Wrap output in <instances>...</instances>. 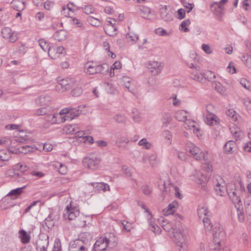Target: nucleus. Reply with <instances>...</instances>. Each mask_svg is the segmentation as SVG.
I'll return each instance as SVG.
<instances>
[{
  "mask_svg": "<svg viewBox=\"0 0 251 251\" xmlns=\"http://www.w3.org/2000/svg\"><path fill=\"white\" fill-rule=\"evenodd\" d=\"M80 237L82 239L87 238L86 240H82L83 241H84L85 242L87 243V244H88V241H90L92 239L91 234L90 233L87 232L82 233L80 235Z\"/></svg>",
  "mask_w": 251,
  "mask_h": 251,
  "instance_id": "61",
  "label": "nucleus"
},
{
  "mask_svg": "<svg viewBox=\"0 0 251 251\" xmlns=\"http://www.w3.org/2000/svg\"><path fill=\"white\" fill-rule=\"evenodd\" d=\"M140 11L142 13V16L143 18L147 19V20H150L149 16L150 15L151 13V10L150 8L147 7L145 6H142L140 8Z\"/></svg>",
  "mask_w": 251,
  "mask_h": 251,
  "instance_id": "30",
  "label": "nucleus"
},
{
  "mask_svg": "<svg viewBox=\"0 0 251 251\" xmlns=\"http://www.w3.org/2000/svg\"><path fill=\"white\" fill-rule=\"evenodd\" d=\"M241 85L247 90H250L251 83L245 78H241L240 81Z\"/></svg>",
  "mask_w": 251,
  "mask_h": 251,
  "instance_id": "57",
  "label": "nucleus"
},
{
  "mask_svg": "<svg viewBox=\"0 0 251 251\" xmlns=\"http://www.w3.org/2000/svg\"><path fill=\"white\" fill-rule=\"evenodd\" d=\"M213 184L215 191L217 195L220 196H223L226 194H228L229 198L234 204L237 209L239 221L240 222H243L245 219V215L242 211V209H240L242 203L240 197L237 195V191L234 189L230 192L227 191L224 180L220 176H217L215 177Z\"/></svg>",
  "mask_w": 251,
  "mask_h": 251,
  "instance_id": "1",
  "label": "nucleus"
},
{
  "mask_svg": "<svg viewBox=\"0 0 251 251\" xmlns=\"http://www.w3.org/2000/svg\"><path fill=\"white\" fill-rule=\"evenodd\" d=\"M79 215V211L75 208L69 207L67 206L65 213L63 214L64 218L69 220H73L77 218Z\"/></svg>",
  "mask_w": 251,
  "mask_h": 251,
  "instance_id": "13",
  "label": "nucleus"
},
{
  "mask_svg": "<svg viewBox=\"0 0 251 251\" xmlns=\"http://www.w3.org/2000/svg\"><path fill=\"white\" fill-rule=\"evenodd\" d=\"M39 44L40 46L43 50H44L45 51L48 50V51L49 52V49L50 47L49 44L47 43L46 41H45L43 39H40L39 40Z\"/></svg>",
  "mask_w": 251,
  "mask_h": 251,
  "instance_id": "54",
  "label": "nucleus"
},
{
  "mask_svg": "<svg viewBox=\"0 0 251 251\" xmlns=\"http://www.w3.org/2000/svg\"><path fill=\"white\" fill-rule=\"evenodd\" d=\"M206 159H203L201 161L202 162V169L208 173H211L213 171V166L209 158V155H208Z\"/></svg>",
  "mask_w": 251,
  "mask_h": 251,
  "instance_id": "23",
  "label": "nucleus"
},
{
  "mask_svg": "<svg viewBox=\"0 0 251 251\" xmlns=\"http://www.w3.org/2000/svg\"><path fill=\"white\" fill-rule=\"evenodd\" d=\"M50 100V97L48 95H42L36 99L35 102L39 105H47Z\"/></svg>",
  "mask_w": 251,
  "mask_h": 251,
  "instance_id": "21",
  "label": "nucleus"
},
{
  "mask_svg": "<svg viewBox=\"0 0 251 251\" xmlns=\"http://www.w3.org/2000/svg\"><path fill=\"white\" fill-rule=\"evenodd\" d=\"M213 241L209 245L218 244L225 242L226 234L223 228L220 226H215L213 229Z\"/></svg>",
  "mask_w": 251,
  "mask_h": 251,
  "instance_id": "8",
  "label": "nucleus"
},
{
  "mask_svg": "<svg viewBox=\"0 0 251 251\" xmlns=\"http://www.w3.org/2000/svg\"><path fill=\"white\" fill-rule=\"evenodd\" d=\"M206 115H215L214 113L215 111V107L213 105L211 104H207L206 105Z\"/></svg>",
  "mask_w": 251,
  "mask_h": 251,
  "instance_id": "59",
  "label": "nucleus"
},
{
  "mask_svg": "<svg viewBox=\"0 0 251 251\" xmlns=\"http://www.w3.org/2000/svg\"><path fill=\"white\" fill-rule=\"evenodd\" d=\"M175 223V228L173 229V236L174 241L176 245L186 243V235L184 233L185 227L184 225L180 222L182 219V216L178 214L174 215Z\"/></svg>",
  "mask_w": 251,
  "mask_h": 251,
  "instance_id": "2",
  "label": "nucleus"
},
{
  "mask_svg": "<svg viewBox=\"0 0 251 251\" xmlns=\"http://www.w3.org/2000/svg\"><path fill=\"white\" fill-rule=\"evenodd\" d=\"M171 120V117L170 114L168 113H165L163 114L161 119V121L163 126H167L170 123Z\"/></svg>",
  "mask_w": 251,
  "mask_h": 251,
  "instance_id": "38",
  "label": "nucleus"
},
{
  "mask_svg": "<svg viewBox=\"0 0 251 251\" xmlns=\"http://www.w3.org/2000/svg\"><path fill=\"white\" fill-rule=\"evenodd\" d=\"M198 214L200 218H203L209 216V212L206 207H201L198 209Z\"/></svg>",
  "mask_w": 251,
  "mask_h": 251,
  "instance_id": "34",
  "label": "nucleus"
},
{
  "mask_svg": "<svg viewBox=\"0 0 251 251\" xmlns=\"http://www.w3.org/2000/svg\"><path fill=\"white\" fill-rule=\"evenodd\" d=\"M123 226V229L126 231H130L132 226V224L127 221H124L122 222Z\"/></svg>",
  "mask_w": 251,
  "mask_h": 251,
  "instance_id": "62",
  "label": "nucleus"
},
{
  "mask_svg": "<svg viewBox=\"0 0 251 251\" xmlns=\"http://www.w3.org/2000/svg\"><path fill=\"white\" fill-rule=\"evenodd\" d=\"M149 163L151 167H156L157 166L158 161L156 155L151 154L148 157Z\"/></svg>",
  "mask_w": 251,
  "mask_h": 251,
  "instance_id": "35",
  "label": "nucleus"
},
{
  "mask_svg": "<svg viewBox=\"0 0 251 251\" xmlns=\"http://www.w3.org/2000/svg\"><path fill=\"white\" fill-rule=\"evenodd\" d=\"M114 121L118 123H123L126 121V118L123 114H117L114 117Z\"/></svg>",
  "mask_w": 251,
  "mask_h": 251,
  "instance_id": "55",
  "label": "nucleus"
},
{
  "mask_svg": "<svg viewBox=\"0 0 251 251\" xmlns=\"http://www.w3.org/2000/svg\"><path fill=\"white\" fill-rule=\"evenodd\" d=\"M126 38L128 41L135 43L138 39L137 35L133 32H129L126 35Z\"/></svg>",
  "mask_w": 251,
  "mask_h": 251,
  "instance_id": "50",
  "label": "nucleus"
},
{
  "mask_svg": "<svg viewBox=\"0 0 251 251\" xmlns=\"http://www.w3.org/2000/svg\"><path fill=\"white\" fill-rule=\"evenodd\" d=\"M177 251H187V246L186 243L176 244Z\"/></svg>",
  "mask_w": 251,
  "mask_h": 251,
  "instance_id": "64",
  "label": "nucleus"
},
{
  "mask_svg": "<svg viewBox=\"0 0 251 251\" xmlns=\"http://www.w3.org/2000/svg\"><path fill=\"white\" fill-rule=\"evenodd\" d=\"M236 147V144L233 141H229L225 145V151L228 153L234 151L233 149Z\"/></svg>",
  "mask_w": 251,
  "mask_h": 251,
  "instance_id": "29",
  "label": "nucleus"
},
{
  "mask_svg": "<svg viewBox=\"0 0 251 251\" xmlns=\"http://www.w3.org/2000/svg\"><path fill=\"white\" fill-rule=\"evenodd\" d=\"M28 169V167L26 165L19 163L14 166V170L19 171L21 173H24Z\"/></svg>",
  "mask_w": 251,
  "mask_h": 251,
  "instance_id": "41",
  "label": "nucleus"
},
{
  "mask_svg": "<svg viewBox=\"0 0 251 251\" xmlns=\"http://www.w3.org/2000/svg\"><path fill=\"white\" fill-rule=\"evenodd\" d=\"M50 109L49 107L44 106L36 110L37 115H46L50 113Z\"/></svg>",
  "mask_w": 251,
  "mask_h": 251,
  "instance_id": "36",
  "label": "nucleus"
},
{
  "mask_svg": "<svg viewBox=\"0 0 251 251\" xmlns=\"http://www.w3.org/2000/svg\"><path fill=\"white\" fill-rule=\"evenodd\" d=\"M75 85V88L72 91V95L74 97H78L82 94V90L80 85L75 84L74 86Z\"/></svg>",
  "mask_w": 251,
  "mask_h": 251,
  "instance_id": "45",
  "label": "nucleus"
},
{
  "mask_svg": "<svg viewBox=\"0 0 251 251\" xmlns=\"http://www.w3.org/2000/svg\"><path fill=\"white\" fill-rule=\"evenodd\" d=\"M226 115L232 119L234 121L237 120V114L236 111L232 109H228L226 112Z\"/></svg>",
  "mask_w": 251,
  "mask_h": 251,
  "instance_id": "52",
  "label": "nucleus"
},
{
  "mask_svg": "<svg viewBox=\"0 0 251 251\" xmlns=\"http://www.w3.org/2000/svg\"><path fill=\"white\" fill-rule=\"evenodd\" d=\"M67 36V33L64 30H59L54 35V39L58 41L65 40Z\"/></svg>",
  "mask_w": 251,
  "mask_h": 251,
  "instance_id": "26",
  "label": "nucleus"
},
{
  "mask_svg": "<svg viewBox=\"0 0 251 251\" xmlns=\"http://www.w3.org/2000/svg\"><path fill=\"white\" fill-rule=\"evenodd\" d=\"M138 145L143 147L146 149H150L151 144L147 141L146 138H143L138 143Z\"/></svg>",
  "mask_w": 251,
  "mask_h": 251,
  "instance_id": "51",
  "label": "nucleus"
},
{
  "mask_svg": "<svg viewBox=\"0 0 251 251\" xmlns=\"http://www.w3.org/2000/svg\"><path fill=\"white\" fill-rule=\"evenodd\" d=\"M178 202L176 201H174L173 202L169 204L166 209L163 210V215L165 216H168L173 214L178 207Z\"/></svg>",
  "mask_w": 251,
  "mask_h": 251,
  "instance_id": "19",
  "label": "nucleus"
},
{
  "mask_svg": "<svg viewBox=\"0 0 251 251\" xmlns=\"http://www.w3.org/2000/svg\"><path fill=\"white\" fill-rule=\"evenodd\" d=\"M64 50V48L62 46H50L49 49L48 54L51 58L55 59L63 53Z\"/></svg>",
  "mask_w": 251,
  "mask_h": 251,
  "instance_id": "15",
  "label": "nucleus"
},
{
  "mask_svg": "<svg viewBox=\"0 0 251 251\" xmlns=\"http://www.w3.org/2000/svg\"><path fill=\"white\" fill-rule=\"evenodd\" d=\"M88 185L93 186L95 191L100 192V191L105 192L106 191H110L109 186L105 183L103 182H94L88 184Z\"/></svg>",
  "mask_w": 251,
  "mask_h": 251,
  "instance_id": "18",
  "label": "nucleus"
},
{
  "mask_svg": "<svg viewBox=\"0 0 251 251\" xmlns=\"http://www.w3.org/2000/svg\"><path fill=\"white\" fill-rule=\"evenodd\" d=\"M109 240L106 237H100L98 239L94 245L95 251H103L107 248Z\"/></svg>",
  "mask_w": 251,
  "mask_h": 251,
  "instance_id": "12",
  "label": "nucleus"
},
{
  "mask_svg": "<svg viewBox=\"0 0 251 251\" xmlns=\"http://www.w3.org/2000/svg\"><path fill=\"white\" fill-rule=\"evenodd\" d=\"M160 14L161 18L165 21H170L173 19L171 12L168 10L166 6L160 9Z\"/></svg>",
  "mask_w": 251,
  "mask_h": 251,
  "instance_id": "20",
  "label": "nucleus"
},
{
  "mask_svg": "<svg viewBox=\"0 0 251 251\" xmlns=\"http://www.w3.org/2000/svg\"><path fill=\"white\" fill-rule=\"evenodd\" d=\"M231 132L232 133L233 137L236 140L240 139L243 136V132L238 128H234V129L231 128Z\"/></svg>",
  "mask_w": 251,
  "mask_h": 251,
  "instance_id": "44",
  "label": "nucleus"
},
{
  "mask_svg": "<svg viewBox=\"0 0 251 251\" xmlns=\"http://www.w3.org/2000/svg\"><path fill=\"white\" fill-rule=\"evenodd\" d=\"M25 187H21L12 190L8 194V196H11L12 197V199H16L18 196H19L22 192L23 189Z\"/></svg>",
  "mask_w": 251,
  "mask_h": 251,
  "instance_id": "37",
  "label": "nucleus"
},
{
  "mask_svg": "<svg viewBox=\"0 0 251 251\" xmlns=\"http://www.w3.org/2000/svg\"><path fill=\"white\" fill-rule=\"evenodd\" d=\"M77 125H67L63 127V130L66 134H74L77 131Z\"/></svg>",
  "mask_w": 251,
  "mask_h": 251,
  "instance_id": "27",
  "label": "nucleus"
},
{
  "mask_svg": "<svg viewBox=\"0 0 251 251\" xmlns=\"http://www.w3.org/2000/svg\"><path fill=\"white\" fill-rule=\"evenodd\" d=\"M162 136L167 140L168 144H171L172 135L169 130H165L162 132Z\"/></svg>",
  "mask_w": 251,
  "mask_h": 251,
  "instance_id": "53",
  "label": "nucleus"
},
{
  "mask_svg": "<svg viewBox=\"0 0 251 251\" xmlns=\"http://www.w3.org/2000/svg\"><path fill=\"white\" fill-rule=\"evenodd\" d=\"M149 228L156 234H160L161 232L160 227L158 225L153 223L151 221L149 223Z\"/></svg>",
  "mask_w": 251,
  "mask_h": 251,
  "instance_id": "39",
  "label": "nucleus"
},
{
  "mask_svg": "<svg viewBox=\"0 0 251 251\" xmlns=\"http://www.w3.org/2000/svg\"><path fill=\"white\" fill-rule=\"evenodd\" d=\"M24 139L19 138L15 140V142L19 143L17 147L15 148L13 146H11L9 148L8 151L10 152L17 154L19 153H22L24 154L27 153L28 152L32 151V147L30 146H23L22 143L23 142Z\"/></svg>",
  "mask_w": 251,
  "mask_h": 251,
  "instance_id": "7",
  "label": "nucleus"
},
{
  "mask_svg": "<svg viewBox=\"0 0 251 251\" xmlns=\"http://www.w3.org/2000/svg\"><path fill=\"white\" fill-rule=\"evenodd\" d=\"M19 237L22 243L27 244L30 240L31 237L27 232L24 229H21L19 231Z\"/></svg>",
  "mask_w": 251,
  "mask_h": 251,
  "instance_id": "24",
  "label": "nucleus"
},
{
  "mask_svg": "<svg viewBox=\"0 0 251 251\" xmlns=\"http://www.w3.org/2000/svg\"><path fill=\"white\" fill-rule=\"evenodd\" d=\"M187 150L196 160L201 161L208 155L207 152L202 151L198 147L192 143H188Z\"/></svg>",
  "mask_w": 251,
  "mask_h": 251,
  "instance_id": "5",
  "label": "nucleus"
},
{
  "mask_svg": "<svg viewBox=\"0 0 251 251\" xmlns=\"http://www.w3.org/2000/svg\"><path fill=\"white\" fill-rule=\"evenodd\" d=\"M205 123L209 126H213L219 122V119L215 115H205Z\"/></svg>",
  "mask_w": 251,
  "mask_h": 251,
  "instance_id": "22",
  "label": "nucleus"
},
{
  "mask_svg": "<svg viewBox=\"0 0 251 251\" xmlns=\"http://www.w3.org/2000/svg\"><path fill=\"white\" fill-rule=\"evenodd\" d=\"M109 66L107 64L97 65L93 62H87L84 66L86 73L90 75H94L97 73L106 74L108 72Z\"/></svg>",
  "mask_w": 251,
  "mask_h": 251,
  "instance_id": "3",
  "label": "nucleus"
},
{
  "mask_svg": "<svg viewBox=\"0 0 251 251\" xmlns=\"http://www.w3.org/2000/svg\"><path fill=\"white\" fill-rule=\"evenodd\" d=\"M100 160V158L98 155L92 153L83 159V166L91 170H94L98 168Z\"/></svg>",
  "mask_w": 251,
  "mask_h": 251,
  "instance_id": "6",
  "label": "nucleus"
},
{
  "mask_svg": "<svg viewBox=\"0 0 251 251\" xmlns=\"http://www.w3.org/2000/svg\"><path fill=\"white\" fill-rule=\"evenodd\" d=\"M10 158L8 154L4 150H0V160L3 161H8Z\"/></svg>",
  "mask_w": 251,
  "mask_h": 251,
  "instance_id": "58",
  "label": "nucleus"
},
{
  "mask_svg": "<svg viewBox=\"0 0 251 251\" xmlns=\"http://www.w3.org/2000/svg\"><path fill=\"white\" fill-rule=\"evenodd\" d=\"M11 4L17 11H23L25 8V3L22 0H13Z\"/></svg>",
  "mask_w": 251,
  "mask_h": 251,
  "instance_id": "25",
  "label": "nucleus"
},
{
  "mask_svg": "<svg viewBox=\"0 0 251 251\" xmlns=\"http://www.w3.org/2000/svg\"><path fill=\"white\" fill-rule=\"evenodd\" d=\"M128 142V139L127 137H124L117 141L116 145L120 148H125L126 145L124 144H127Z\"/></svg>",
  "mask_w": 251,
  "mask_h": 251,
  "instance_id": "42",
  "label": "nucleus"
},
{
  "mask_svg": "<svg viewBox=\"0 0 251 251\" xmlns=\"http://www.w3.org/2000/svg\"><path fill=\"white\" fill-rule=\"evenodd\" d=\"M191 22L189 19L184 20L180 24V30H183L184 32H186L189 31V29L187 27V26L190 24Z\"/></svg>",
  "mask_w": 251,
  "mask_h": 251,
  "instance_id": "47",
  "label": "nucleus"
},
{
  "mask_svg": "<svg viewBox=\"0 0 251 251\" xmlns=\"http://www.w3.org/2000/svg\"><path fill=\"white\" fill-rule=\"evenodd\" d=\"M209 248L211 251H230L229 246L225 242L218 244L209 245Z\"/></svg>",
  "mask_w": 251,
  "mask_h": 251,
  "instance_id": "17",
  "label": "nucleus"
},
{
  "mask_svg": "<svg viewBox=\"0 0 251 251\" xmlns=\"http://www.w3.org/2000/svg\"><path fill=\"white\" fill-rule=\"evenodd\" d=\"M61 117H62V115H60L59 113H51L50 111L46 116L45 120L51 124H55L61 123L60 121Z\"/></svg>",
  "mask_w": 251,
  "mask_h": 251,
  "instance_id": "16",
  "label": "nucleus"
},
{
  "mask_svg": "<svg viewBox=\"0 0 251 251\" xmlns=\"http://www.w3.org/2000/svg\"><path fill=\"white\" fill-rule=\"evenodd\" d=\"M87 246L84 241L78 239L70 242L69 251H88Z\"/></svg>",
  "mask_w": 251,
  "mask_h": 251,
  "instance_id": "10",
  "label": "nucleus"
},
{
  "mask_svg": "<svg viewBox=\"0 0 251 251\" xmlns=\"http://www.w3.org/2000/svg\"><path fill=\"white\" fill-rule=\"evenodd\" d=\"M202 221L205 230L208 232L210 231L213 229V226L210 219L208 217H203Z\"/></svg>",
  "mask_w": 251,
  "mask_h": 251,
  "instance_id": "31",
  "label": "nucleus"
},
{
  "mask_svg": "<svg viewBox=\"0 0 251 251\" xmlns=\"http://www.w3.org/2000/svg\"><path fill=\"white\" fill-rule=\"evenodd\" d=\"M204 78V74L201 73L195 75L194 76H192V78L196 81L201 82Z\"/></svg>",
  "mask_w": 251,
  "mask_h": 251,
  "instance_id": "63",
  "label": "nucleus"
},
{
  "mask_svg": "<svg viewBox=\"0 0 251 251\" xmlns=\"http://www.w3.org/2000/svg\"><path fill=\"white\" fill-rule=\"evenodd\" d=\"M245 210L247 215L251 216V197H248L245 200Z\"/></svg>",
  "mask_w": 251,
  "mask_h": 251,
  "instance_id": "32",
  "label": "nucleus"
},
{
  "mask_svg": "<svg viewBox=\"0 0 251 251\" xmlns=\"http://www.w3.org/2000/svg\"><path fill=\"white\" fill-rule=\"evenodd\" d=\"M88 21L91 25L94 26H98L100 24V20L92 17L88 19Z\"/></svg>",
  "mask_w": 251,
  "mask_h": 251,
  "instance_id": "60",
  "label": "nucleus"
},
{
  "mask_svg": "<svg viewBox=\"0 0 251 251\" xmlns=\"http://www.w3.org/2000/svg\"><path fill=\"white\" fill-rule=\"evenodd\" d=\"M187 112L183 110H180L177 111L175 114V118L176 120L181 121L185 122L187 119Z\"/></svg>",
  "mask_w": 251,
  "mask_h": 251,
  "instance_id": "28",
  "label": "nucleus"
},
{
  "mask_svg": "<svg viewBox=\"0 0 251 251\" xmlns=\"http://www.w3.org/2000/svg\"><path fill=\"white\" fill-rule=\"evenodd\" d=\"M1 33L3 38L8 40L11 43L15 42L18 39L17 33L8 27L2 28Z\"/></svg>",
  "mask_w": 251,
  "mask_h": 251,
  "instance_id": "11",
  "label": "nucleus"
},
{
  "mask_svg": "<svg viewBox=\"0 0 251 251\" xmlns=\"http://www.w3.org/2000/svg\"><path fill=\"white\" fill-rule=\"evenodd\" d=\"M242 60L244 61L246 65L251 69V54H245L242 56Z\"/></svg>",
  "mask_w": 251,
  "mask_h": 251,
  "instance_id": "49",
  "label": "nucleus"
},
{
  "mask_svg": "<svg viewBox=\"0 0 251 251\" xmlns=\"http://www.w3.org/2000/svg\"><path fill=\"white\" fill-rule=\"evenodd\" d=\"M163 67V65L161 62L154 61H150L147 66L154 75H157L160 73Z\"/></svg>",
  "mask_w": 251,
  "mask_h": 251,
  "instance_id": "14",
  "label": "nucleus"
},
{
  "mask_svg": "<svg viewBox=\"0 0 251 251\" xmlns=\"http://www.w3.org/2000/svg\"><path fill=\"white\" fill-rule=\"evenodd\" d=\"M75 84V81L73 78H66L60 80L56 86L59 92H63L67 90L72 88Z\"/></svg>",
  "mask_w": 251,
  "mask_h": 251,
  "instance_id": "9",
  "label": "nucleus"
},
{
  "mask_svg": "<svg viewBox=\"0 0 251 251\" xmlns=\"http://www.w3.org/2000/svg\"><path fill=\"white\" fill-rule=\"evenodd\" d=\"M79 107L80 106L77 108L69 107L62 109L59 112L60 115H62L60 120L61 123L65 122L66 120H72L78 117L80 113Z\"/></svg>",
  "mask_w": 251,
  "mask_h": 251,
  "instance_id": "4",
  "label": "nucleus"
},
{
  "mask_svg": "<svg viewBox=\"0 0 251 251\" xmlns=\"http://www.w3.org/2000/svg\"><path fill=\"white\" fill-rule=\"evenodd\" d=\"M215 89L219 93L223 94L226 91V88L223 86L220 83L215 81L214 82Z\"/></svg>",
  "mask_w": 251,
  "mask_h": 251,
  "instance_id": "43",
  "label": "nucleus"
},
{
  "mask_svg": "<svg viewBox=\"0 0 251 251\" xmlns=\"http://www.w3.org/2000/svg\"><path fill=\"white\" fill-rule=\"evenodd\" d=\"M122 82L125 87L130 92L133 93V90L130 89V78L126 76H124L122 78Z\"/></svg>",
  "mask_w": 251,
  "mask_h": 251,
  "instance_id": "48",
  "label": "nucleus"
},
{
  "mask_svg": "<svg viewBox=\"0 0 251 251\" xmlns=\"http://www.w3.org/2000/svg\"><path fill=\"white\" fill-rule=\"evenodd\" d=\"M162 219V226L163 229L168 232H170L172 231H173V229L175 228V225L174 226V227H173V226L171 223L165 221L163 218Z\"/></svg>",
  "mask_w": 251,
  "mask_h": 251,
  "instance_id": "33",
  "label": "nucleus"
},
{
  "mask_svg": "<svg viewBox=\"0 0 251 251\" xmlns=\"http://www.w3.org/2000/svg\"><path fill=\"white\" fill-rule=\"evenodd\" d=\"M203 74H204V78L205 79H207L209 81L211 80L212 79L216 78V75L211 71H207L205 72V73H203Z\"/></svg>",
  "mask_w": 251,
  "mask_h": 251,
  "instance_id": "56",
  "label": "nucleus"
},
{
  "mask_svg": "<svg viewBox=\"0 0 251 251\" xmlns=\"http://www.w3.org/2000/svg\"><path fill=\"white\" fill-rule=\"evenodd\" d=\"M105 32L109 36H113L117 33V29L113 25H108Z\"/></svg>",
  "mask_w": 251,
  "mask_h": 251,
  "instance_id": "46",
  "label": "nucleus"
},
{
  "mask_svg": "<svg viewBox=\"0 0 251 251\" xmlns=\"http://www.w3.org/2000/svg\"><path fill=\"white\" fill-rule=\"evenodd\" d=\"M228 0H221L218 2H215V4L217 5L218 8L220 10V11L218 14V15L219 16L220 18H221V16L223 15V12L222 10L224 8V5L226 4Z\"/></svg>",
  "mask_w": 251,
  "mask_h": 251,
  "instance_id": "40",
  "label": "nucleus"
}]
</instances>
